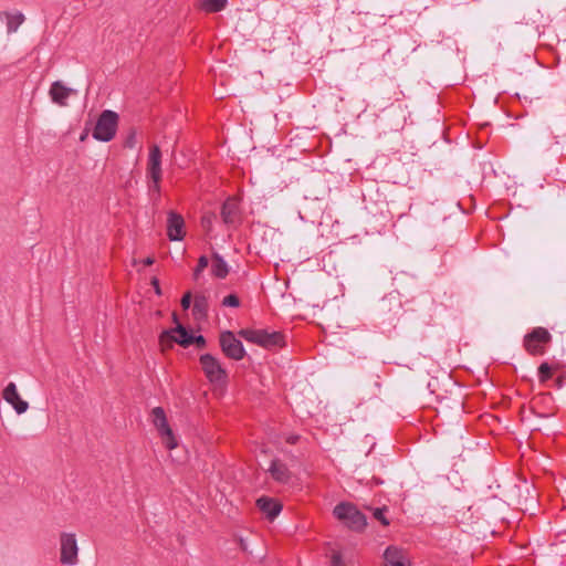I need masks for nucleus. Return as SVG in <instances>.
I'll use <instances>...</instances> for the list:
<instances>
[{
  "instance_id": "1a4fd4ad",
  "label": "nucleus",
  "mask_w": 566,
  "mask_h": 566,
  "mask_svg": "<svg viewBox=\"0 0 566 566\" xmlns=\"http://www.w3.org/2000/svg\"><path fill=\"white\" fill-rule=\"evenodd\" d=\"M200 361L209 380L213 384H221L222 379L226 377V371L220 366L219 361L208 354L202 355Z\"/></svg>"
},
{
  "instance_id": "4468645a",
  "label": "nucleus",
  "mask_w": 566,
  "mask_h": 566,
  "mask_svg": "<svg viewBox=\"0 0 566 566\" xmlns=\"http://www.w3.org/2000/svg\"><path fill=\"white\" fill-rule=\"evenodd\" d=\"M221 217L226 224H234L239 219V208L235 198H229L222 206Z\"/></svg>"
},
{
  "instance_id": "5701e85b",
  "label": "nucleus",
  "mask_w": 566,
  "mask_h": 566,
  "mask_svg": "<svg viewBox=\"0 0 566 566\" xmlns=\"http://www.w3.org/2000/svg\"><path fill=\"white\" fill-rule=\"evenodd\" d=\"M368 509L370 511H373V516L377 521H379L384 526H388L389 525V520L385 516V512L387 511L386 506L376 507V509L368 507Z\"/></svg>"
},
{
  "instance_id": "4c0bfd02",
  "label": "nucleus",
  "mask_w": 566,
  "mask_h": 566,
  "mask_svg": "<svg viewBox=\"0 0 566 566\" xmlns=\"http://www.w3.org/2000/svg\"><path fill=\"white\" fill-rule=\"evenodd\" d=\"M4 389L12 390V389H17V388H15V385L13 382H9Z\"/></svg>"
},
{
  "instance_id": "7c9ffc66",
  "label": "nucleus",
  "mask_w": 566,
  "mask_h": 566,
  "mask_svg": "<svg viewBox=\"0 0 566 566\" xmlns=\"http://www.w3.org/2000/svg\"><path fill=\"white\" fill-rule=\"evenodd\" d=\"M192 344H196L198 347H203L206 344V340L202 336H193Z\"/></svg>"
},
{
  "instance_id": "a878e982",
  "label": "nucleus",
  "mask_w": 566,
  "mask_h": 566,
  "mask_svg": "<svg viewBox=\"0 0 566 566\" xmlns=\"http://www.w3.org/2000/svg\"><path fill=\"white\" fill-rule=\"evenodd\" d=\"M547 399H551L548 394L541 392V394L536 395L532 399V408L534 409L537 403L544 402Z\"/></svg>"
},
{
  "instance_id": "a19ab883",
  "label": "nucleus",
  "mask_w": 566,
  "mask_h": 566,
  "mask_svg": "<svg viewBox=\"0 0 566 566\" xmlns=\"http://www.w3.org/2000/svg\"><path fill=\"white\" fill-rule=\"evenodd\" d=\"M376 483H382L379 479H374Z\"/></svg>"
},
{
  "instance_id": "412c9836",
  "label": "nucleus",
  "mask_w": 566,
  "mask_h": 566,
  "mask_svg": "<svg viewBox=\"0 0 566 566\" xmlns=\"http://www.w3.org/2000/svg\"><path fill=\"white\" fill-rule=\"evenodd\" d=\"M207 312V301L203 296H197L193 304V314L205 316Z\"/></svg>"
},
{
  "instance_id": "7ed1b4c3",
  "label": "nucleus",
  "mask_w": 566,
  "mask_h": 566,
  "mask_svg": "<svg viewBox=\"0 0 566 566\" xmlns=\"http://www.w3.org/2000/svg\"><path fill=\"white\" fill-rule=\"evenodd\" d=\"M118 116L113 111H104L94 128L93 137L101 142H109L114 138L117 128Z\"/></svg>"
},
{
  "instance_id": "cd10ccee",
  "label": "nucleus",
  "mask_w": 566,
  "mask_h": 566,
  "mask_svg": "<svg viewBox=\"0 0 566 566\" xmlns=\"http://www.w3.org/2000/svg\"><path fill=\"white\" fill-rule=\"evenodd\" d=\"M135 145H136V133L132 132L125 142V146L128 148H134Z\"/></svg>"
},
{
  "instance_id": "f257e3e1",
  "label": "nucleus",
  "mask_w": 566,
  "mask_h": 566,
  "mask_svg": "<svg viewBox=\"0 0 566 566\" xmlns=\"http://www.w3.org/2000/svg\"><path fill=\"white\" fill-rule=\"evenodd\" d=\"M335 517L343 522L349 530L354 532H363L367 526V518L356 505L342 502L334 507Z\"/></svg>"
},
{
  "instance_id": "4be33fe9",
  "label": "nucleus",
  "mask_w": 566,
  "mask_h": 566,
  "mask_svg": "<svg viewBox=\"0 0 566 566\" xmlns=\"http://www.w3.org/2000/svg\"><path fill=\"white\" fill-rule=\"evenodd\" d=\"M538 374L539 385L545 386L546 380L553 375L552 367L548 364L544 363L539 366Z\"/></svg>"
},
{
  "instance_id": "20e7f679",
  "label": "nucleus",
  "mask_w": 566,
  "mask_h": 566,
  "mask_svg": "<svg viewBox=\"0 0 566 566\" xmlns=\"http://www.w3.org/2000/svg\"><path fill=\"white\" fill-rule=\"evenodd\" d=\"M150 417L166 448L170 450L175 449L178 444L177 439L168 424L165 410L161 407H155L150 412Z\"/></svg>"
},
{
  "instance_id": "f704fd0d",
  "label": "nucleus",
  "mask_w": 566,
  "mask_h": 566,
  "mask_svg": "<svg viewBox=\"0 0 566 566\" xmlns=\"http://www.w3.org/2000/svg\"><path fill=\"white\" fill-rule=\"evenodd\" d=\"M418 403H421L422 406H429L430 400L426 399V398H420V399H418Z\"/></svg>"
},
{
  "instance_id": "bb28decb",
  "label": "nucleus",
  "mask_w": 566,
  "mask_h": 566,
  "mask_svg": "<svg viewBox=\"0 0 566 566\" xmlns=\"http://www.w3.org/2000/svg\"><path fill=\"white\" fill-rule=\"evenodd\" d=\"M331 566H344L340 553H338V552L333 553Z\"/></svg>"
},
{
  "instance_id": "e433bc0d",
  "label": "nucleus",
  "mask_w": 566,
  "mask_h": 566,
  "mask_svg": "<svg viewBox=\"0 0 566 566\" xmlns=\"http://www.w3.org/2000/svg\"><path fill=\"white\" fill-rule=\"evenodd\" d=\"M457 409L458 410H463L464 409V401L463 400H459L458 403H457Z\"/></svg>"
},
{
  "instance_id": "ea45409f",
  "label": "nucleus",
  "mask_w": 566,
  "mask_h": 566,
  "mask_svg": "<svg viewBox=\"0 0 566 566\" xmlns=\"http://www.w3.org/2000/svg\"><path fill=\"white\" fill-rule=\"evenodd\" d=\"M172 319H174L176 325L179 323L178 317H177V315L175 313L172 314Z\"/></svg>"
},
{
  "instance_id": "c756f323",
  "label": "nucleus",
  "mask_w": 566,
  "mask_h": 566,
  "mask_svg": "<svg viewBox=\"0 0 566 566\" xmlns=\"http://www.w3.org/2000/svg\"><path fill=\"white\" fill-rule=\"evenodd\" d=\"M151 181V186H150V189L156 192L157 195H159V191H160V180H150Z\"/></svg>"
},
{
  "instance_id": "0eeeda50",
  "label": "nucleus",
  "mask_w": 566,
  "mask_h": 566,
  "mask_svg": "<svg viewBox=\"0 0 566 566\" xmlns=\"http://www.w3.org/2000/svg\"><path fill=\"white\" fill-rule=\"evenodd\" d=\"M551 340V334L543 327L535 328L531 334L524 338L525 349L532 355H539L544 353V345Z\"/></svg>"
},
{
  "instance_id": "f3484780",
  "label": "nucleus",
  "mask_w": 566,
  "mask_h": 566,
  "mask_svg": "<svg viewBox=\"0 0 566 566\" xmlns=\"http://www.w3.org/2000/svg\"><path fill=\"white\" fill-rule=\"evenodd\" d=\"M2 397L14 408L18 415L28 410L29 403L25 399L21 398L19 391H2Z\"/></svg>"
},
{
  "instance_id": "f8f14e48",
  "label": "nucleus",
  "mask_w": 566,
  "mask_h": 566,
  "mask_svg": "<svg viewBox=\"0 0 566 566\" xmlns=\"http://www.w3.org/2000/svg\"><path fill=\"white\" fill-rule=\"evenodd\" d=\"M256 506L270 521H273L283 509L279 501L268 496L258 499Z\"/></svg>"
},
{
  "instance_id": "a211bd4d",
  "label": "nucleus",
  "mask_w": 566,
  "mask_h": 566,
  "mask_svg": "<svg viewBox=\"0 0 566 566\" xmlns=\"http://www.w3.org/2000/svg\"><path fill=\"white\" fill-rule=\"evenodd\" d=\"M212 274L218 279H224L229 273L228 263L217 253L212 255Z\"/></svg>"
},
{
  "instance_id": "2f4dec72",
  "label": "nucleus",
  "mask_w": 566,
  "mask_h": 566,
  "mask_svg": "<svg viewBox=\"0 0 566 566\" xmlns=\"http://www.w3.org/2000/svg\"><path fill=\"white\" fill-rule=\"evenodd\" d=\"M202 224L205 228H207L208 230H210L211 228V224H212V218L209 217V216H206L202 218Z\"/></svg>"
},
{
  "instance_id": "473e14b6",
  "label": "nucleus",
  "mask_w": 566,
  "mask_h": 566,
  "mask_svg": "<svg viewBox=\"0 0 566 566\" xmlns=\"http://www.w3.org/2000/svg\"><path fill=\"white\" fill-rule=\"evenodd\" d=\"M151 284L154 285L156 293L159 295L161 293V291H160V287H159L158 280L156 277H154L151 280Z\"/></svg>"
},
{
  "instance_id": "72a5a7b5",
  "label": "nucleus",
  "mask_w": 566,
  "mask_h": 566,
  "mask_svg": "<svg viewBox=\"0 0 566 566\" xmlns=\"http://www.w3.org/2000/svg\"><path fill=\"white\" fill-rule=\"evenodd\" d=\"M298 438H300L298 436H290V437L286 439V441H287L289 443H291V444H294V443H296V442H297Z\"/></svg>"
},
{
  "instance_id": "393cba45",
  "label": "nucleus",
  "mask_w": 566,
  "mask_h": 566,
  "mask_svg": "<svg viewBox=\"0 0 566 566\" xmlns=\"http://www.w3.org/2000/svg\"><path fill=\"white\" fill-rule=\"evenodd\" d=\"M222 303L226 306L237 307V306H239L240 301H239L238 296H235L234 294H230L223 298Z\"/></svg>"
},
{
  "instance_id": "aec40b11",
  "label": "nucleus",
  "mask_w": 566,
  "mask_h": 566,
  "mask_svg": "<svg viewBox=\"0 0 566 566\" xmlns=\"http://www.w3.org/2000/svg\"><path fill=\"white\" fill-rule=\"evenodd\" d=\"M228 0H202L201 8L206 12H218L226 8Z\"/></svg>"
},
{
  "instance_id": "9d476101",
  "label": "nucleus",
  "mask_w": 566,
  "mask_h": 566,
  "mask_svg": "<svg viewBox=\"0 0 566 566\" xmlns=\"http://www.w3.org/2000/svg\"><path fill=\"white\" fill-rule=\"evenodd\" d=\"M161 150L158 145H151L147 159V177L149 180H161Z\"/></svg>"
},
{
  "instance_id": "f03ea898",
  "label": "nucleus",
  "mask_w": 566,
  "mask_h": 566,
  "mask_svg": "<svg viewBox=\"0 0 566 566\" xmlns=\"http://www.w3.org/2000/svg\"><path fill=\"white\" fill-rule=\"evenodd\" d=\"M239 335L245 340L264 348L284 346V338L280 332H268L265 329H241Z\"/></svg>"
},
{
  "instance_id": "423d86ee",
  "label": "nucleus",
  "mask_w": 566,
  "mask_h": 566,
  "mask_svg": "<svg viewBox=\"0 0 566 566\" xmlns=\"http://www.w3.org/2000/svg\"><path fill=\"white\" fill-rule=\"evenodd\" d=\"M193 336L189 334V332L178 323L177 326L171 331H165L161 333L159 338V344L161 350L165 352L169 349L174 343L181 345L182 347H188L192 344Z\"/></svg>"
},
{
  "instance_id": "9b49d317",
  "label": "nucleus",
  "mask_w": 566,
  "mask_h": 566,
  "mask_svg": "<svg viewBox=\"0 0 566 566\" xmlns=\"http://www.w3.org/2000/svg\"><path fill=\"white\" fill-rule=\"evenodd\" d=\"M185 221L184 218L174 212L170 211L168 213V220H167V235L170 240H181L185 235Z\"/></svg>"
},
{
  "instance_id": "6ab92c4d",
  "label": "nucleus",
  "mask_w": 566,
  "mask_h": 566,
  "mask_svg": "<svg viewBox=\"0 0 566 566\" xmlns=\"http://www.w3.org/2000/svg\"><path fill=\"white\" fill-rule=\"evenodd\" d=\"M24 15L20 12L6 13V23L8 32H17L19 27L23 23Z\"/></svg>"
},
{
  "instance_id": "c85d7f7f",
  "label": "nucleus",
  "mask_w": 566,
  "mask_h": 566,
  "mask_svg": "<svg viewBox=\"0 0 566 566\" xmlns=\"http://www.w3.org/2000/svg\"><path fill=\"white\" fill-rule=\"evenodd\" d=\"M191 303V293L187 292L181 298V306L184 310H188Z\"/></svg>"
},
{
  "instance_id": "c9c22d12",
  "label": "nucleus",
  "mask_w": 566,
  "mask_h": 566,
  "mask_svg": "<svg viewBox=\"0 0 566 566\" xmlns=\"http://www.w3.org/2000/svg\"><path fill=\"white\" fill-rule=\"evenodd\" d=\"M154 261H155V260H154V258H150V256H149V258H147V259H145V260H144V264H145V265H151V264L154 263Z\"/></svg>"
},
{
  "instance_id": "39448f33",
  "label": "nucleus",
  "mask_w": 566,
  "mask_h": 566,
  "mask_svg": "<svg viewBox=\"0 0 566 566\" xmlns=\"http://www.w3.org/2000/svg\"><path fill=\"white\" fill-rule=\"evenodd\" d=\"M60 563L67 566L78 563V545L73 533L60 534Z\"/></svg>"
},
{
  "instance_id": "ddd939ff",
  "label": "nucleus",
  "mask_w": 566,
  "mask_h": 566,
  "mask_svg": "<svg viewBox=\"0 0 566 566\" xmlns=\"http://www.w3.org/2000/svg\"><path fill=\"white\" fill-rule=\"evenodd\" d=\"M73 93L74 91L72 88L65 86L62 82L59 81L54 82L49 91L52 102L60 106H65L66 99Z\"/></svg>"
},
{
  "instance_id": "6e6552de",
  "label": "nucleus",
  "mask_w": 566,
  "mask_h": 566,
  "mask_svg": "<svg viewBox=\"0 0 566 566\" xmlns=\"http://www.w3.org/2000/svg\"><path fill=\"white\" fill-rule=\"evenodd\" d=\"M220 345L223 353L232 359H242L245 354L242 343L231 332H223L220 335Z\"/></svg>"
},
{
  "instance_id": "79ce46f5",
  "label": "nucleus",
  "mask_w": 566,
  "mask_h": 566,
  "mask_svg": "<svg viewBox=\"0 0 566 566\" xmlns=\"http://www.w3.org/2000/svg\"><path fill=\"white\" fill-rule=\"evenodd\" d=\"M86 138V135L81 136V140H84Z\"/></svg>"
},
{
  "instance_id": "dca6fc26",
  "label": "nucleus",
  "mask_w": 566,
  "mask_h": 566,
  "mask_svg": "<svg viewBox=\"0 0 566 566\" xmlns=\"http://www.w3.org/2000/svg\"><path fill=\"white\" fill-rule=\"evenodd\" d=\"M386 566H406V556L402 549L389 546L384 553Z\"/></svg>"
},
{
  "instance_id": "58836bf2",
  "label": "nucleus",
  "mask_w": 566,
  "mask_h": 566,
  "mask_svg": "<svg viewBox=\"0 0 566 566\" xmlns=\"http://www.w3.org/2000/svg\"><path fill=\"white\" fill-rule=\"evenodd\" d=\"M556 385L559 386V387L563 386L562 377H557Z\"/></svg>"
},
{
  "instance_id": "b1692460",
  "label": "nucleus",
  "mask_w": 566,
  "mask_h": 566,
  "mask_svg": "<svg viewBox=\"0 0 566 566\" xmlns=\"http://www.w3.org/2000/svg\"><path fill=\"white\" fill-rule=\"evenodd\" d=\"M208 259L206 256H201L198 261V266L195 270V279H198L199 274L208 266Z\"/></svg>"
},
{
  "instance_id": "2eb2a0df",
  "label": "nucleus",
  "mask_w": 566,
  "mask_h": 566,
  "mask_svg": "<svg viewBox=\"0 0 566 566\" xmlns=\"http://www.w3.org/2000/svg\"><path fill=\"white\" fill-rule=\"evenodd\" d=\"M268 471L271 473L272 478L280 483H287L291 479L290 470L286 464L280 460H272Z\"/></svg>"
}]
</instances>
